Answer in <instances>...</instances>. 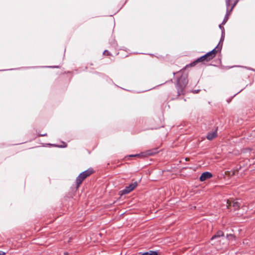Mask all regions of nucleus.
I'll return each instance as SVG.
<instances>
[{
    "label": "nucleus",
    "instance_id": "f257e3e1",
    "mask_svg": "<svg viewBox=\"0 0 255 255\" xmlns=\"http://www.w3.org/2000/svg\"><path fill=\"white\" fill-rule=\"evenodd\" d=\"M221 48L219 47V46L217 45L212 50L198 58L195 61L191 63L189 65L190 66H194L198 62H203L204 61L208 62L213 59L215 57L217 53L219 51H221Z\"/></svg>",
    "mask_w": 255,
    "mask_h": 255
},
{
    "label": "nucleus",
    "instance_id": "f03ea898",
    "mask_svg": "<svg viewBox=\"0 0 255 255\" xmlns=\"http://www.w3.org/2000/svg\"><path fill=\"white\" fill-rule=\"evenodd\" d=\"M188 82L187 75L185 74L182 75L180 78L177 79L176 83V88L178 96L183 94L184 88L186 87Z\"/></svg>",
    "mask_w": 255,
    "mask_h": 255
},
{
    "label": "nucleus",
    "instance_id": "7ed1b4c3",
    "mask_svg": "<svg viewBox=\"0 0 255 255\" xmlns=\"http://www.w3.org/2000/svg\"><path fill=\"white\" fill-rule=\"evenodd\" d=\"M93 173V170L92 168H89L88 169L81 173L77 177L76 180L77 188L79 186L86 178L91 175Z\"/></svg>",
    "mask_w": 255,
    "mask_h": 255
},
{
    "label": "nucleus",
    "instance_id": "20e7f679",
    "mask_svg": "<svg viewBox=\"0 0 255 255\" xmlns=\"http://www.w3.org/2000/svg\"><path fill=\"white\" fill-rule=\"evenodd\" d=\"M137 186V182H134L130 184L128 186H126L123 190L120 191V194L121 195L127 194L132 191Z\"/></svg>",
    "mask_w": 255,
    "mask_h": 255
},
{
    "label": "nucleus",
    "instance_id": "39448f33",
    "mask_svg": "<svg viewBox=\"0 0 255 255\" xmlns=\"http://www.w3.org/2000/svg\"><path fill=\"white\" fill-rule=\"evenodd\" d=\"M240 206V203L237 201L228 200L227 201V207L228 208L233 206L235 210H237L239 208Z\"/></svg>",
    "mask_w": 255,
    "mask_h": 255
},
{
    "label": "nucleus",
    "instance_id": "423d86ee",
    "mask_svg": "<svg viewBox=\"0 0 255 255\" xmlns=\"http://www.w3.org/2000/svg\"><path fill=\"white\" fill-rule=\"evenodd\" d=\"M213 176L212 174L210 172H203L200 177V180L201 181H204L208 179L211 178Z\"/></svg>",
    "mask_w": 255,
    "mask_h": 255
},
{
    "label": "nucleus",
    "instance_id": "0eeeda50",
    "mask_svg": "<svg viewBox=\"0 0 255 255\" xmlns=\"http://www.w3.org/2000/svg\"><path fill=\"white\" fill-rule=\"evenodd\" d=\"M217 128L215 131H212L211 132H209L207 134L206 136V138L209 140H211L213 139L214 138H215L217 136Z\"/></svg>",
    "mask_w": 255,
    "mask_h": 255
},
{
    "label": "nucleus",
    "instance_id": "6e6552de",
    "mask_svg": "<svg viewBox=\"0 0 255 255\" xmlns=\"http://www.w3.org/2000/svg\"><path fill=\"white\" fill-rule=\"evenodd\" d=\"M224 235V233L221 231H219L217 232V233L212 236L211 239V241H213L215 240H218L221 237H223Z\"/></svg>",
    "mask_w": 255,
    "mask_h": 255
},
{
    "label": "nucleus",
    "instance_id": "1a4fd4ad",
    "mask_svg": "<svg viewBox=\"0 0 255 255\" xmlns=\"http://www.w3.org/2000/svg\"><path fill=\"white\" fill-rule=\"evenodd\" d=\"M157 152H158L157 148L149 149V150H147L145 152V155H153Z\"/></svg>",
    "mask_w": 255,
    "mask_h": 255
},
{
    "label": "nucleus",
    "instance_id": "9d476101",
    "mask_svg": "<svg viewBox=\"0 0 255 255\" xmlns=\"http://www.w3.org/2000/svg\"><path fill=\"white\" fill-rule=\"evenodd\" d=\"M141 255H158V253L156 251H150L143 253Z\"/></svg>",
    "mask_w": 255,
    "mask_h": 255
},
{
    "label": "nucleus",
    "instance_id": "9b49d317",
    "mask_svg": "<svg viewBox=\"0 0 255 255\" xmlns=\"http://www.w3.org/2000/svg\"><path fill=\"white\" fill-rule=\"evenodd\" d=\"M229 17H228V12H227L224 18V20L222 23V24H225L227 21H228V19Z\"/></svg>",
    "mask_w": 255,
    "mask_h": 255
},
{
    "label": "nucleus",
    "instance_id": "f8f14e48",
    "mask_svg": "<svg viewBox=\"0 0 255 255\" xmlns=\"http://www.w3.org/2000/svg\"><path fill=\"white\" fill-rule=\"evenodd\" d=\"M47 144L49 145H52V146H55V147H66V144H65L64 145H57L55 144H50V143H48Z\"/></svg>",
    "mask_w": 255,
    "mask_h": 255
},
{
    "label": "nucleus",
    "instance_id": "ddd939ff",
    "mask_svg": "<svg viewBox=\"0 0 255 255\" xmlns=\"http://www.w3.org/2000/svg\"><path fill=\"white\" fill-rule=\"evenodd\" d=\"M219 28L222 30V37H223L224 36V34H225V29H224V27L223 26H222L221 24L219 25Z\"/></svg>",
    "mask_w": 255,
    "mask_h": 255
},
{
    "label": "nucleus",
    "instance_id": "4468645a",
    "mask_svg": "<svg viewBox=\"0 0 255 255\" xmlns=\"http://www.w3.org/2000/svg\"><path fill=\"white\" fill-rule=\"evenodd\" d=\"M224 37H225V34H224V36L223 37H222V35L221 36L220 41V42L219 43V44L218 45L219 46V47H221V48H222V44H221V45L220 46V44L221 42L223 41V40L224 39Z\"/></svg>",
    "mask_w": 255,
    "mask_h": 255
},
{
    "label": "nucleus",
    "instance_id": "2eb2a0df",
    "mask_svg": "<svg viewBox=\"0 0 255 255\" xmlns=\"http://www.w3.org/2000/svg\"><path fill=\"white\" fill-rule=\"evenodd\" d=\"M239 0H236V1L235 2V3H234V4L232 5V7H231V11L232 10L233 8H234V7L236 5V4L238 3Z\"/></svg>",
    "mask_w": 255,
    "mask_h": 255
},
{
    "label": "nucleus",
    "instance_id": "dca6fc26",
    "mask_svg": "<svg viewBox=\"0 0 255 255\" xmlns=\"http://www.w3.org/2000/svg\"><path fill=\"white\" fill-rule=\"evenodd\" d=\"M103 54L109 55H110V52L107 50H105L103 52Z\"/></svg>",
    "mask_w": 255,
    "mask_h": 255
},
{
    "label": "nucleus",
    "instance_id": "f3484780",
    "mask_svg": "<svg viewBox=\"0 0 255 255\" xmlns=\"http://www.w3.org/2000/svg\"><path fill=\"white\" fill-rule=\"evenodd\" d=\"M230 0H226L227 9L228 8V7L229 6V5H230Z\"/></svg>",
    "mask_w": 255,
    "mask_h": 255
},
{
    "label": "nucleus",
    "instance_id": "a211bd4d",
    "mask_svg": "<svg viewBox=\"0 0 255 255\" xmlns=\"http://www.w3.org/2000/svg\"><path fill=\"white\" fill-rule=\"evenodd\" d=\"M140 156V154H139L129 155V157H135V156Z\"/></svg>",
    "mask_w": 255,
    "mask_h": 255
},
{
    "label": "nucleus",
    "instance_id": "6ab92c4d",
    "mask_svg": "<svg viewBox=\"0 0 255 255\" xmlns=\"http://www.w3.org/2000/svg\"><path fill=\"white\" fill-rule=\"evenodd\" d=\"M39 136H47V133H43V134H39Z\"/></svg>",
    "mask_w": 255,
    "mask_h": 255
},
{
    "label": "nucleus",
    "instance_id": "aec40b11",
    "mask_svg": "<svg viewBox=\"0 0 255 255\" xmlns=\"http://www.w3.org/2000/svg\"><path fill=\"white\" fill-rule=\"evenodd\" d=\"M5 253L2 252V251H0V255H5Z\"/></svg>",
    "mask_w": 255,
    "mask_h": 255
},
{
    "label": "nucleus",
    "instance_id": "412c9836",
    "mask_svg": "<svg viewBox=\"0 0 255 255\" xmlns=\"http://www.w3.org/2000/svg\"><path fill=\"white\" fill-rule=\"evenodd\" d=\"M50 68H58L59 66H49Z\"/></svg>",
    "mask_w": 255,
    "mask_h": 255
},
{
    "label": "nucleus",
    "instance_id": "4be33fe9",
    "mask_svg": "<svg viewBox=\"0 0 255 255\" xmlns=\"http://www.w3.org/2000/svg\"><path fill=\"white\" fill-rule=\"evenodd\" d=\"M198 90H197V91L195 90V91H194V93H197L198 92Z\"/></svg>",
    "mask_w": 255,
    "mask_h": 255
},
{
    "label": "nucleus",
    "instance_id": "5701e85b",
    "mask_svg": "<svg viewBox=\"0 0 255 255\" xmlns=\"http://www.w3.org/2000/svg\"><path fill=\"white\" fill-rule=\"evenodd\" d=\"M229 236H232V235H227V237H229Z\"/></svg>",
    "mask_w": 255,
    "mask_h": 255
}]
</instances>
